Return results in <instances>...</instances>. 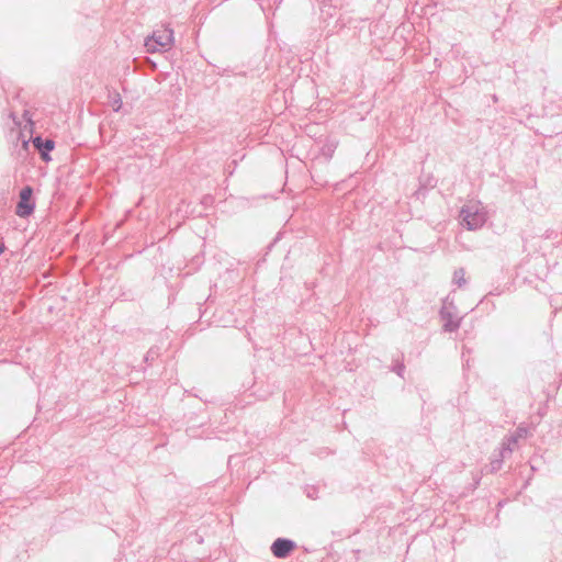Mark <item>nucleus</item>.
<instances>
[{
    "label": "nucleus",
    "mask_w": 562,
    "mask_h": 562,
    "mask_svg": "<svg viewBox=\"0 0 562 562\" xmlns=\"http://www.w3.org/2000/svg\"><path fill=\"white\" fill-rule=\"evenodd\" d=\"M33 145L38 149V150H46V151H50L54 149V142L50 140V139H46L45 142L41 138V137H36L33 139Z\"/></svg>",
    "instance_id": "39448f33"
},
{
    "label": "nucleus",
    "mask_w": 562,
    "mask_h": 562,
    "mask_svg": "<svg viewBox=\"0 0 562 562\" xmlns=\"http://www.w3.org/2000/svg\"><path fill=\"white\" fill-rule=\"evenodd\" d=\"M4 250H5V246L2 243H0V254H2Z\"/></svg>",
    "instance_id": "0eeeda50"
},
{
    "label": "nucleus",
    "mask_w": 562,
    "mask_h": 562,
    "mask_svg": "<svg viewBox=\"0 0 562 562\" xmlns=\"http://www.w3.org/2000/svg\"><path fill=\"white\" fill-rule=\"evenodd\" d=\"M462 222L465 223L469 229L481 227L485 221L486 215L479 202H469L461 211Z\"/></svg>",
    "instance_id": "f257e3e1"
},
{
    "label": "nucleus",
    "mask_w": 562,
    "mask_h": 562,
    "mask_svg": "<svg viewBox=\"0 0 562 562\" xmlns=\"http://www.w3.org/2000/svg\"><path fill=\"white\" fill-rule=\"evenodd\" d=\"M41 153V157L44 161H50V156L48 155L49 151H46V150H40Z\"/></svg>",
    "instance_id": "423d86ee"
},
{
    "label": "nucleus",
    "mask_w": 562,
    "mask_h": 562,
    "mask_svg": "<svg viewBox=\"0 0 562 562\" xmlns=\"http://www.w3.org/2000/svg\"><path fill=\"white\" fill-rule=\"evenodd\" d=\"M32 193L33 191L30 187L22 189L20 193V202L16 205V215L20 217H25L32 214L34 210V204L31 201Z\"/></svg>",
    "instance_id": "7ed1b4c3"
},
{
    "label": "nucleus",
    "mask_w": 562,
    "mask_h": 562,
    "mask_svg": "<svg viewBox=\"0 0 562 562\" xmlns=\"http://www.w3.org/2000/svg\"><path fill=\"white\" fill-rule=\"evenodd\" d=\"M173 44V32L170 29L162 27L157 30L151 37H149L145 45L149 52L167 50Z\"/></svg>",
    "instance_id": "f03ea898"
},
{
    "label": "nucleus",
    "mask_w": 562,
    "mask_h": 562,
    "mask_svg": "<svg viewBox=\"0 0 562 562\" xmlns=\"http://www.w3.org/2000/svg\"><path fill=\"white\" fill-rule=\"evenodd\" d=\"M294 548L293 541L279 538L272 543L271 551L277 558H285Z\"/></svg>",
    "instance_id": "20e7f679"
}]
</instances>
